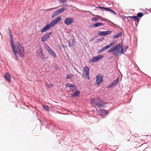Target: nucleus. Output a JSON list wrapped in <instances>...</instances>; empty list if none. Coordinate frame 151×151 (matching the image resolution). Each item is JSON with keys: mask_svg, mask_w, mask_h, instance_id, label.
Segmentation results:
<instances>
[{"mask_svg": "<svg viewBox=\"0 0 151 151\" xmlns=\"http://www.w3.org/2000/svg\"><path fill=\"white\" fill-rule=\"evenodd\" d=\"M89 68L87 66H85L83 68V75L85 78L89 80L90 79L89 76Z\"/></svg>", "mask_w": 151, "mask_h": 151, "instance_id": "39448f33", "label": "nucleus"}, {"mask_svg": "<svg viewBox=\"0 0 151 151\" xmlns=\"http://www.w3.org/2000/svg\"><path fill=\"white\" fill-rule=\"evenodd\" d=\"M40 50H41V51H40V53L42 55H43V53H42V49L41 48H40Z\"/></svg>", "mask_w": 151, "mask_h": 151, "instance_id": "72a5a7b5", "label": "nucleus"}, {"mask_svg": "<svg viewBox=\"0 0 151 151\" xmlns=\"http://www.w3.org/2000/svg\"><path fill=\"white\" fill-rule=\"evenodd\" d=\"M101 40H104V37H101L100 39Z\"/></svg>", "mask_w": 151, "mask_h": 151, "instance_id": "58836bf2", "label": "nucleus"}, {"mask_svg": "<svg viewBox=\"0 0 151 151\" xmlns=\"http://www.w3.org/2000/svg\"><path fill=\"white\" fill-rule=\"evenodd\" d=\"M122 32H120L119 33H118L116 35H114L113 37V39H116L121 36L122 35Z\"/></svg>", "mask_w": 151, "mask_h": 151, "instance_id": "412c9836", "label": "nucleus"}, {"mask_svg": "<svg viewBox=\"0 0 151 151\" xmlns=\"http://www.w3.org/2000/svg\"><path fill=\"white\" fill-rule=\"evenodd\" d=\"M99 20V19L98 18L96 17H94L92 18V21H98Z\"/></svg>", "mask_w": 151, "mask_h": 151, "instance_id": "c85d7f7f", "label": "nucleus"}, {"mask_svg": "<svg viewBox=\"0 0 151 151\" xmlns=\"http://www.w3.org/2000/svg\"><path fill=\"white\" fill-rule=\"evenodd\" d=\"M65 5V6H68V5Z\"/></svg>", "mask_w": 151, "mask_h": 151, "instance_id": "a19ab883", "label": "nucleus"}, {"mask_svg": "<svg viewBox=\"0 0 151 151\" xmlns=\"http://www.w3.org/2000/svg\"><path fill=\"white\" fill-rule=\"evenodd\" d=\"M4 77L10 83L11 81V76L8 73H5Z\"/></svg>", "mask_w": 151, "mask_h": 151, "instance_id": "2eb2a0df", "label": "nucleus"}, {"mask_svg": "<svg viewBox=\"0 0 151 151\" xmlns=\"http://www.w3.org/2000/svg\"><path fill=\"white\" fill-rule=\"evenodd\" d=\"M115 47H115L114 46L113 47L110 49L109 50L108 52H113V55L114 56H118V53L115 51V49L116 48Z\"/></svg>", "mask_w": 151, "mask_h": 151, "instance_id": "ddd939ff", "label": "nucleus"}, {"mask_svg": "<svg viewBox=\"0 0 151 151\" xmlns=\"http://www.w3.org/2000/svg\"><path fill=\"white\" fill-rule=\"evenodd\" d=\"M115 42H113L108 45L103 47L102 49L101 50V51L99 52H102L104 50H105L106 49H108V48L110 47H111L113 46L115 44Z\"/></svg>", "mask_w": 151, "mask_h": 151, "instance_id": "f8f14e48", "label": "nucleus"}, {"mask_svg": "<svg viewBox=\"0 0 151 151\" xmlns=\"http://www.w3.org/2000/svg\"><path fill=\"white\" fill-rule=\"evenodd\" d=\"M52 34V32H50L46 34L43 35L41 38V40L42 42L47 41L49 38L50 36Z\"/></svg>", "mask_w": 151, "mask_h": 151, "instance_id": "1a4fd4ad", "label": "nucleus"}, {"mask_svg": "<svg viewBox=\"0 0 151 151\" xmlns=\"http://www.w3.org/2000/svg\"><path fill=\"white\" fill-rule=\"evenodd\" d=\"M80 93V91H76L74 93V94L71 95V97H77L78 96Z\"/></svg>", "mask_w": 151, "mask_h": 151, "instance_id": "aec40b11", "label": "nucleus"}, {"mask_svg": "<svg viewBox=\"0 0 151 151\" xmlns=\"http://www.w3.org/2000/svg\"><path fill=\"white\" fill-rule=\"evenodd\" d=\"M15 51H13L14 54L17 60H18L17 56V53L18 54L20 57L23 58L24 56V48L22 47L20 44L18 42H17L14 47Z\"/></svg>", "mask_w": 151, "mask_h": 151, "instance_id": "f03ea898", "label": "nucleus"}, {"mask_svg": "<svg viewBox=\"0 0 151 151\" xmlns=\"http://www.w3.org/2000/svg\"><path fill=\"white\" fill-rule=\"evenodd\" d=\"M119 82V79L118 78H117L114 81L112 82V84L113 85H116Z\"/></svg>", "mask_w": 151, "mask_h": 151, "instance_id": "5701e85b", "label": "nucleus"}, {"mask_svg": "<svg viewBox=\"0 0 151 151\" xmlns=\"http://www.w3.org/2000/svg\"><path fill=\"white\" fill-rule=\"evenodd\" d=\"M103 82V76L100 74L97 75L96 76V83L97 85Z\"/></svg>", "mask_w": 151, "mask_h": 151, "instance_id": "6e6552de", "label": "nucleus"}, {"mask_svg": "<svg viewBox=\"0 0 151 151\" xmlns=\"http://www.w3.org/2000/svg\"><path fill=\"white\" fill-rule=\"evenodd\" d=\"M66 9L65 8H61L60 9H59L58 10V11L59 13L60 14L62 13Z\"/></svg>", "mask_w": 151, "mask_h": 151, "instance_id": "bb28decb", "label": "nucleus"}, {"mask_svg": "<svg viewBox=\"0 0 151 151\" xmlns=\"http://www.w3.org/2000/svg\"><path fill=\"white\" fill-rule=\"evenodd\" d=\"M66 9L65 8H61L60 9H59L58 10V11L59 13L60 14L62 13Z\"/></svg>", "mask_w": 151, "mask_h": 151, "instance_id": "a878e982", "label": "nucleus"}, {"mask_svg": "<svg viewBox=\"0 0 151 151\" xmlns=\"http://www.w3.org/2000/svg\"><path fill=\"white\" fill-rule=\"evenodd\" d=\"M97 7L99 8L101 10H106V11H109L110 12L113 13V14L114 15L116 14V13L115 12H114L113 10L109 8L105 7H101L100 6H98Z\"/></svg>", "mask_w": 151, "mask_h": 151, "instance_id": "9b49d317", "label": "nucleus"}, {"mask_svg": "<svg viewBox=\"0 0 151 151\" xmlns=\"http://www.w3.org/2000/svg\"><path fill=\"white\" fill-rule=\"evenodd\" d=\"M111 33V31H99L98 32L97 34L98 35L101 36H105L106 35H108Z\"/></svg>", "mask_w": 151, "mask_h": 151, "instance_id": "9d476101", "label": "nucleus"}, {"mask_svg": "<svg viewBox=\"0 0 151 151\" xmlns=\"http://www.w3.org/2000/svg\"><path fill=\"white\" fill-rule=\"evenodd\" d=\"M61 17L59 16L56 17L55 19L51 22L50 24H48L46 25L45 27L42 28L40 32L41 33H43L48 30L50 28L54 27L61 20Z\"/></svg>", "mask_w": 151, "mask_h": 151, "instance_id": "7ed1b4c3", "label": "nucleus"}, {"mask_svg": "<svg viewBox=\"0 0 151 151\" xmlns=\"http://www.w3.org/2000/svg\"><path fill=\"white\" fill-rule=\"evenodd\" d=\"M115 47H115L116 48L115 49V51L118 54L119 53L121 54H122L124 52H125L127 49L126 47L123 48V47L120 44L115 45Z\"/></svg>", "mask_w": 151, "mask_h": 151, "instance_id": "20e7f679", "label": "nucleus"}, {"mask_svg": "<svg viewBox=\"0 0 151 151\" xmlns=\"http://www.w3.org/2000/svg\"><path fill=\"white\" fill-rule=\"evenodd\" d=\"M143 14L142 13H139L137 14V17H141L143 16Z\"/></svg>", "mask_w": 151, "mask_h": 151, "instance_id": "cd10ccee", "label": "nucleus"}, {"mask_svg": "<svg viewBox=\"0 0 151 151\" xmlns=\"http://www.w3.org/2000/svg\"><path fill=\"white\" fill-rule=\"evenodd\" d=\"M9 34L10 37L12 36V32L11 31V29H10V28H9Z\"/></svg>", "mask_w": 151, "mask_h": 151, "instance_id": "7c9ffc66", "label": "nucleus"}, {"mask_svg": "<svg viewBox=\"0 0 151 151\" xmlns=\"http://www.w3.org/2000/svg\"><path fill=\"white\" fill-rule=\"evenodd\" d=\"M43 108L46 111H49L50 110V107L47 106L43 105Z\"/></svg>", "mask_w": 151, "mask_h": 151, "instance_id": "b1692460", "label": "nucleus"}, {"mask_svg": "<svg viewBox=\"0 0 151 151\" xmlns=\"http://www.w3.org/2000/svg\"><path fill=\"white\" fill-rule=\"evenodd\" d=\"M74 76L72 74H68L67 75V78H66L68 79H70V78L72 77H73Z\"/></svg>", "mask_w": 151, "mask_h": 151, "instance_id": "393cba45", "label": "nucleus"}, {"mask_svg": "<svg viewBox=\"0 0 151 151\" xmlns=\"http://www.w3.org/2000/svg\"><path fill=\"white\" fill-rule=\"evenodd\" d=\"M63 0H60V1L61 2V3H63Z\"/></svg>", "mask_w": 151, "mask_h": 151, "instance_id": "ea45409f", "label": "nucleus"}, {"mask_svg": "<svg viewBox=\"0 0 151 151\" xmlns=\"http://www.w3.org/2000/svg\"><path fill=\"white\" fill-rule=\"evenodd\" d=\"M126 18H132V16H127V17H126Z\"/></svg>", "mask_w": 151, "mask_h": 151, "instance_id": "e433bc0d", "label": "nucleus"}, {"mask_svg": "<svg viewBox=\"0 0 151 151\" xmlns=\"http://www.w3.org/2000/svg\"><path fill=\"white\" fill-rule=\"evenodd\" d=\"M67 87H69L70 90L72 91H75L77 89L76 87L74 85L72 84H68Z\"/></svg>", "mask_w": 151, "mask_h": 151, "instance_id": "4468645a", "label": "nucleus"}, {"mask_svg": "<svg viewBox=\"0 0 151 151\" xmlns=\"http://www.w3.org/2000/svg\"><path fill=\"white\" fill-rule=\"evenodd\" d=\"M52 86H53V85L52 84H51L48 85L49 87L50 88H51L52 87Z\"/></svg>", "mask_w": 151, "mask_h": 151, "instance_id": "c9c22d12", "label": "nucleus"}, {"mask_svg": "<svg viewBox=\"0 0 151 151\" xmlns=\"http://www.w3.org/2000/svg\"><path fill=\"white\" fill-rule=\"evenodd\" d=\"M131 19H132L134 21L137 22L138 23L139 22V20L138 17L136 16H132V18Z\"/></svg>", "mask_w": 151, "mask_h": 151, "instance_id": "6ab92c4d", "label": "nucleus"}, {"mask_svg": "<svg viewBox=\"0 0 151 151\" xmlns=\"http://www.w3.org/2000/svg\"><path fill=\"white\" fill-rule=\"evenodd\" d=\"M69 47H72L73 46V44H70V43H69Z\"/></svg>", "mask_w": 151, "mask_h": 151, "instance_id": "f704fd0d", "label": "nucleus"}, {"mask_svg": "<svg viewBox=\"0 0 151 151\" xmlns=\"http://www.w3.org/2000/svg\"><path fill=\"white\" fill-rule=\"evenodd\" d=\"M63 3H66L67 2V1L66 0H63Z\"/></svg>", "mask_w": 151, "mask_h": 151, "instance_id": "4c0bfd02", "label": "nucleus"}, {"mask_svg": "<svg viewBox=\"0 0 151 151\" xmlns=\"http://www.w3.org/2000/svg\"><path fill=\"white\" fill-rule=\"evenodd\" d=\"M103 25V24L102 22H97L93 24V26L94 27H96L99 26H102Z\"/></svg>", "mask_w": 151, "mask_h": 151, "instance_id": "a211bd4d", "label": "nucleus"}, {"mask_svg": "<svg viewBox=\"0 0 151 151\" xmlns=\"http://www.w3.org/2000/svg\"><path fill=\"white\" fill-rule=\"evenodd\" d=\"M92 104L93 105L98 112L102 116H104L106 115L108 112L106 110L103 109H100L101 107H104V105L106 103H104L103 101L100 98H95L92 100L91 102Z\"/></svg>", "mask_w": 151, "mask_h": 151, "instance_id": "f257e3e1", "label": "nucleus"}, {"mask_svg": "<svg viewBox=\"0 0 151 151\" xmlns=\"http://www.w3.org/2000/svg\"><path fill=\"white\" fill-rule=\"evenodd\" d=\"M45 48L47 51H48L49 50H50V49L49 47L47 45L46 47Z\"/></svg>", "mask_w": 151, "mask_h": 151, "instance_id": "2f4dec72", "label": "nucleus"}, {"mask_svg": "<svg viewBox=\"0 0 151 151\" xmlns=\"http://www.w3.org/2000/svg\"><path fill=\"white\" fill-rule=\"evenodd\" d=\"M58 7H55V8H50V9H46V10L47 11H50L51 10L55 9H57Z\"/></svg>", "mask_w": 151, "mask_h": 151, "instance_id": "c756f323", "label": "nucleus"}, {"mask_svg": "<svg viewBox=\"0 0 151 151\" xmlns=\"http://www.w3.org/2000/svg\"><path fill=\"white\" fill-rule=\"evenodd\" d=\"M59 14H60V13H59L58 10H57L54 12L53 14V16L52 17H55L58 15Z\"/></svg>", "mask_w": 151, "mask_h": 151, "instance_id": "4be33fe9", "label": "nucleus"}, {"mask_svg": "<svg viewBox=\"0 0 151 151\" xmlns=\"http://www.w3.org/2000/svg\"><path fill=\"white\" fill-rule=\"evenodd\" d=\"M48 52L50 53V55L53 57H54L55 58L56 57V55L55 53L53 52L52 50L51 49H50L48 51Z\"/></svg>", "mask_w": 151, "mask_h": 151, "instance_id": "dca6fc26", "label": "nucleus"}, {"mask_svg": "<svg viewBox=\"0 0 151 151\" xmlns=\"http://www.w3.org/2000/svg\"><path fill=\"white\" fill-rule=\"evenodd\" d=\"M11 39V44L12 45V50H13V51H15L14 50V47H15V45H14V43H13V40H12V36L11 37H10Z\"/></svg>", "mask_w": 151, "mask_h": 151, "instance_id": "f3484780", "label": "nucleus"}, {"mask_svg": "<svg viewBox=\"0 0 151 151\" xmlns=\"http://www.w3.org/2000/svg\"><path fill=\"white\" fill-rule=\"evenodd\" d=\"M114 85H113V84H112V83L111 84H110V85H109L108 86V87L109 88H111Z\"/></svg>", "mask_w": 151, "mask_h": 151, "instance_id": "473e14b6", "label": "nucleus"}, {"mask_svg": "<svg viewBox=\"0 0 151 151\" xmlns=\"http://www.w3.org/2000/svg\"><path fill=\"white\" fill-rule=\"evenodd\" d=\"M74 22V19L70 17L66 18L64 21V22L66 25H70Z\"/></svg>", "mask_w": 151, "mask_h": 151, "instance_id": "0eeeda50", "label": "nucleus"}, {"mask_svg": "<svg viewBox=\"0 0 151 151\" xmlns=\"http://www.w3.org/2000/svg\"><path fill=\"white\" fill-rule=\"evenodd\" d=\"M103 57V56L101 55H99L98 56L94 57L89 60V62L91 63L92 62H96L98 61L101 60Z\"/></svg>", "mask_w": 151, "mask_h": 151, "instance_id": "423d86ee", "label": "nucleus"}]
</instances>
